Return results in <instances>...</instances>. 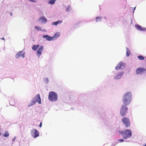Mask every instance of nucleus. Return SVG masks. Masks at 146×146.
<instances>
[{
	"instance_id": "obj_1",
	"label": "nucleus",
	"mask_w": 146,
	"mask_h": 146,
	"mask_svg": "<svg viewBox=\"0 0 146 146\" xmlns=\"http://www.w3.org/2000/svg\"><path fill=\"white\" fill-rule=\"evenodd\" d=\"M132 99V94L129 92H126L123 96L122 102L124 106H126L130 104Z\"/></svg>"
},
{
	"instance_id": "obj_2",
	"label": "nucleus",
	"mask_w": 146,
	"mask_h": 146,
	"mask_svg": "<svg viewBox=\"0 0 146 146\" xmlns=\"http://www.w3.org/2000/svg\"><path fill=\"white\" fill-rule=\"evenodd\" d=\"M119 132L124 139L129 138L132 135L131 131L129 129H127L124 131H120Z\"/></svg>"
},
{
	"instance_id": "obj_3",
	"label": "nucleus",
	"mask_w": 146,
	"mask_h": 146,
	"mask_svg": "<svg viewBox=\"0 0 146 146\" xmlns=\"http://www.w3.org/2000/svg\"><path fill=\"white\" fill-rule=\"evenodd\" d=\"M48 98L50 101H56L57 100V94L52 91L50 92L49 93Z\"/></svg>"
},
{
	"instance_id": "obj_4",
	"label": "nucleus",
	"mask_w": 146,
	"mask_h": 146,
	"mask_svg": "<svg viewBox=\"0 0 146 146\" xmlns=\"http://www.w3.org/2000/svg\"><path fill=\"white\" fill-rule=\"evenodd\" d=\"M36 102L39 104H40L41 103V99L39 94L36 95L35 97L33 99V100L30 106H32L34 105Z\"/></svg>"
},
{
	"instance_id": "obj_5",
	"label": "nucleus",
	"mask_w": 146,
	"mask_h": 146,
	"mask_svg": "<svg viewBox=\"0 0 146 146\" xmlns=\"http://www.w3.org/2000/svg\"><path fill=\"white\" fill-rule=\"evenodd\" d=\"M128 108L127 106L122 105L120 110V114L121 116H125L127 111Z\"/></svg>"
},
{
	"instance_id": "obj_6",
	"label": "nucleus",
	"mask_w": 146,
	"mask_h": 146,
	"mask_svg": "<svg viewBox=\"0 0 146 146\" xmlns=\"http://www.w3.org/2000/svg\"><path fill=\"white\" fill-rule=\"evenodd\" d=\"M122 121L126 127L130 126V123L129 119L126 117H124L121 119Z\"/></svg>"
},
{
	"instance_id": "obj_7",
	"label": "nucleus",
	"mask_w": 146,
	"mask_h": 146,
	"mask_svg": "<svg viewBox=\"0 0 146 146\" xmlns=\"http://www.w3.org/2000/svg\"><path fill=\"white\" fill-rule=\"evenodd\" d=\"M136 72L137 74H142L146 72V69L143 67L139 68L136 69Z\"/></svg>"
},
{
	"instance_id": "obj_8",
	"label": "nucleus",
	"mask_w": 146,
	"mask_h": 146,
	"mask_svg": "<svg viewBox=\"0 0 146 146\" xmlns=\"http://www.w3.org/2000/svg\"><path fill=\"white\" fill-rule=\"evenodd\" d=\"M31 134L34 138H36L39 135V132L35 129H33L31 131Z\"/></svg>"
},
{
	"instance_id": "obj_9",
	"label": "nucleus",
	"mask_w": 146,
	"mask_h": 146,
	"mask_svg": "<svg viewBox=\"0 0 146 146\" xmlns=\"http://www.w3.org/2000/svg\"><path fill=\"white\" fill-rule=\"evenodd\" d=\"M25 52H23V51H19L16 54L15 57L16 58H19L20 57L24 58L25 57Z\"/></svg>"
},
{
	"instance_id": "obj_10",
	"label": "nucleus",
	"mask_w": 146,
	"mask_h": 146,
	"mask_svg": "<svg viewBox=\"0 0 146 146\" xmlns=\"http://www.w3.org/2000/svg\"><path fill=\"white\" fill-rule=\"evenodd\" d=\"M125 67L124 63L122 62H120L115 67V69L116 70H118L120 69H122Z\"/></svg>"
},
{
	"instance_id": "obj_11",
	"label": "nucleus",
	"mask_w": 146,
	"mask_h": 146,
	"mask_svg": "<svg viewBox=\"0 0 146 146\" xmlns=\"http://www.w3.org/2000/svg\"><path fill=\"white\" fill-rule=\"evenodd\" d=\"M44 49V47L42 45L40 46V47L39 48L37 51V54L38 57H40L41 54L43 50Z\"/></svg>"
},
{
	"instance_id": "obj_12",
	"label": "nucleus",
	"mask_w": 146,
	"mask_h": 146,
	"mask_svg": "<svg viewBox=\"0 0 146 146\" xmlns=\"http://www.w3.org/2000/svg\"><path fill=\"white\" fill-rule=\"evenodd\" d=\"M135 27L138 30L140 31H146V28H142V27L138 25H135Z\"/></svg>"
},
{
	"instance_id": "obj_13",
	"label": "nucleus",
	"mask_w": 146,
	"mask_h": 146,
	"mask_svg": "<svg viewBox=\"0 0 146 146\" xmlns=\"http://www.w3.org/2000/svg\"><path fill=\"white\" fill-rule=\"evenodd\" d=\"M124 72H119L117 75L114 76V79H118L121 78Z\"/></svg>"
},
{
	"instance_id": "obj_14",
	"label": "nucleus",
	"mask_w": 146,
	"mask_h": 146,
	"mask_svg": "<svg viewBox=\"0 0 146 146\" xmlns=\"http://www.w3.org/2000/svg\"><path fill=\"white\" fill-rule=\"evenodd\" d=\"M42 37L45 38L46 40L48 41H51L53 40L52 36L51 37L47 35H43Z\"/></svg>"
},
{
	"instance_id": "obj_15",
	"label": "nucleus",
	"mask_w": 146,
	"mask_h": 146,
	"mask_svg": "<svg viewBox=\"0 0 146 146\" xmlns=\"http://www.w3.org/2000/svg\"><path fill=\"white\" fill-rule=\"evenodd\" d=\"M60 36V34L58 32L56 33L54 36H52L53 40H56Z\"/></svg>"
},
{
	"instance_id": "obj_16",
	"label": "nucleus",
	"mask_w": 146,
	"mask_h": 146,
	"mask_svg": "<svg viewBox=\"0 0 146 146\" xmlns=\"http://www.w3.org/2000/svg\"><path fill=\"white\" fill-rule=\"evenodd\" d=\"M40 20H41L42 23H46L47 22V19L44 17H40L39 19Z\"/></svg>"
},
{
	"instance_id": "obj_17",
	"label": "nucleus",
	"mask_w": 146,
	"mask_h": 146,
	"mask_svg": "<svg viewBox=\"0 0 146 146\" xmlns=\"http://www.w3.org/2000/svg\"><path fill=\"white\" fill-rule=\"evenodd\" d=\"M39 46V45H34L32 46V48L33 50H36Z\"/></svg>"
},
{
	"instance_id": "obj_18",
	"label": "nucleus",
	"mask_w": 146,
	"mask_h": 146,
	"mask_svg": "<svg viewBox=\"0 0 146 146\" xmlns=\"http://www.w3.org/2000/svg\"><path fill=\"white\" fill-rule=\"evenodd\" d=\"M126 55L127 57H128L129 56L130 54H131L130 51L129 50V49H128V48H126Z\"/></svg>"
},
{
	"instance_id": "obj_19",
	"label": "nucleus",
	"mask_w": 146,
	"mask_h": 146,
	"mask_svg": "<svg viewBox=\"0 0 146 146\" xmlns=\"http://www.w3.org/2000/svg\"><path fill=\"white\" fill-rule=\"evenodd\" d=\"M56 0H50V1H49V3L51 4H53L55 3V1Z\"/></svg>"
},
{
	"instance_id": "obj_20",
	"label": "nucleus",
	"mask_w": 146,
	"mask_h": 146,
	"mask_svg": "<svg viewBox=\"0 0 146 146\" xmlns=\"http://www.w3.org/2000/svg\"><path fill=\"white\" fill-rule=\"evenodd\" d=\"M102 18L100 17H96V22H98L100 21H101V19H102Z\"/></svg>"
},
{
	"instance_id": "obj_21",
	"label": "nucleus",
	"mask_w": 146,
	"mask_h": 146,
	"mask_svg": "<svg viewBox=\"0 0 146 146\" xmlns=\"http://www.w3.org/2000/svg\"><path fill=\"white\" fill-rule=\"evenodd\" d=\"M71 8L70 6L69 5L68 6L67 8H66V12H69L71 10Z\"/></svg>"
},
{
	"instance_id": "obj_22",
	"label": "nucleus",
	"mask_w": 146,
	"mask_h": 146,
	"mask_svg": "<svg viewBox=\"0 0 146 146\" xmlns=\"http://www.w3.org/2000/svg\"><path fill=\"white\" fill-rule=\"evenodd\" d=\"M9 134L8 131H6L3 135V136L5 137H7L9 136Z\"/></svg>"
},
{
	"instance_id": "obj_23",
	"label": "nucleus",
	"mask_w": 146,
	"mask_h": 146,
	"mask_svg": "<svg viewBox=\"0 0 146 146\" xmlns=\"http://www.w3.org/2000/svg\"><path fill=\"white\" fill-rule=\"evenodd\" d=\"M138 58L140 60H143L144 59V57L142 56H138Z\"/></svg>"
},
{
	"instance_id": "obj_24",
	"label": "nucleus",
	"mask_w": 146,
	"mask_h": 146,
	"mask_svg": "<svg viewBox=\"0 0 146 146\" xmlns=\"http://www.w3.org/2000/svg\"><path fill=\"white\" fill-rule=\"evenodd\" d=\"M57 22V21L53 22L52 23V25L56 26L58 24Z\"/></svg>"
},
{
	"instance_id": "obj_25",
	"label": "nucleus",
	"mask_w": 146,
	"mask_h": 146,
	"mask_svg": "<svg viewBox=\"0 0 146 146\" xmlns=\"http://www.w3.org/2000/svg\"><path fill=\"white\" fill-rule=\"evenodd\" d=\"M35 28H36V29L37 30V31H39L40 30H41V28H39L38 27H37V26H35Z\"/></svg>"
},
{
	"instance_id": "obj_26",
	"label": "nucleus",
	"mask_w": 146,
	"mask_h": 146,
	"mask_svg": "<svg viewBox=\"0 0 146 146\" xmlns=\"http://www.w3.org/2000/svg\"><path fill=\"white\" fill-rule=\"evenodd\" d=\"M44 80L45 82L46 83H47L48 82V79L47 78H45L44 79Z\"/></svg>"
},
{
	"instance_id": "obj_27",
	"label": "nucleus",
	"mask_w": 146,
	"mask_h": 146,
	"mask_svg": "<svg viewBox=\"0 0 146 146\" xmlns=\"http://www.w3.org/2000/svg\"><path fill=\"white\" fill-rule=\"evenodd\" d=\"M57 22H58L57 23L58 24H60V23H62V21L61 20H59V21H57Z\"/></svg>"
},
{
	"instance_id": "obj_28",
	"label": "nucleus",
	"mask_w": 146,
	"mask_h": 146,
	"mask_svg": "<svg viewBox=\"0 0 146 146\" xmlns=\"http://www.w3.org/2000/svg\"><path fill=\"white\" fill-rule=\"evenodd\" d=\"M118 141H119L120 142H122L124 141V140L123 139H120L118 140Z\"/></svg>"
},
{
	"instance_id": "obj_29",
	"label": "nucleus",
	"mask_w": 146,
	"mask_h": 146,
	"mask_svg": "<svg viewBox=\"0 0 146 146\" xmlns=\"http://www.w3.org/2000/svg\"><path fill=\"white\" fill-rule=\"evenodd\" d=\"M116 144H117V143L116 142H115V143L112 144L111 145V146H114Z\"/></svg>"
},
{
	"instance_id": "obj_30",
	"label": "nucleus",
	"mask_w": 146,
	"mask_h": 146,
	"mask_svg": "<svg viewBox=\"0 0 146 146\" xmlns=\"http://www.w3.org/2000/svg\"><path fill=\"white\" fill-rule=\"evenodd\" d=\"M42 126V122H41L39 126L40 127H41Z\"/></svg>"
},
{
	"instance_id": "obj_31",
	"label": "nucleus",
	"mask_w": 146,
	"mask_h": 146,
	"mask_svg": "<svg viewBox=\"0 0 146 146\" xmlns=\"http://www.w3.org/2000/svg\"><path fill=\"white\" fill-rule=\"evenodd\" d=\"M135 8H136L135 7L133 8V9H132V10H133V11H134V10H135Z\"/></svg>"
},
{
	"instance_id": "obj_32",
	"label": "nucleus",
	"mask_w": 146,
	"mask_h": 146,
	"mask_svg": "<svg viewBox=\"0 0 146 146\" xmlns=\"http://www.w3.org/2000/svg\"><path fill=\"white\" fill-rule=\"evenodd\" d=\"M15 138H14L13 139H12V141H14L15 140Z\"/></svg>"
},
{
	"instance_id": "obj_33",
	"label": "nucleus",
	"mask_w": 146,
	"mask_h": 146,
	"mask_svg": "<svg viewBox=\"0 0 146 146\" xmlns=\"http://www.w3.org/2000/svg\"><path fill=\"white\" fill-rule=\"evenodd\" d=\"M1 39L4 40V38H1Z\"/></svg>"
},
{
	"instance_id": "obj_34",
	"label": "nucleus",
	"mask_w": 146,
	"mask_h": 146,
	"mask_svg": "<svg viewBox=\"0 0 146 146\" xmlns=\"http://www.w3.org/2000/svg\"><path fill=\"white\" fill-rule=\"evenodd\" d=\"M144 146H146V143L144 145Z\"/></svg>"
},
{
	"instance_id": "obj_35",
	"label": "nucleus",
	"mask_w": 146,
	"mask_h": 146,
	"mask_svg": "<svg viewBox=\"0 0 146 146\" xmlns=\"http://www.w3.org/2000/svg\"><path fill=\"white\" fill-rule=\"evenodd\" d=\"M10 14H11V16L12 15V13H10Z\"/></svg>"
}]
</instances>
